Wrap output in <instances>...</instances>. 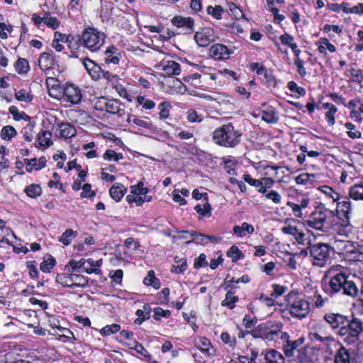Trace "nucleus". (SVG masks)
Returning <instances> with one entry per match:
<instances>
[{"mask_svg": "<svg viewBox=\"0 0 363 363\" xmlns=\"http://www.w3.org/2000/svg\"><path fill=\"white\" fill-rule=\"evenodd\" d=\"M16 99L21 101H30L33 97L28 94L25 89H21L15 93Z\"/></svg>", "mask_w": 363, "mask_h": 363, "instance_id": "nucleus-61", "label": "nucleus"}, {"mask_svg": "<svg viewBox=\"0 0 363 363\" xmlns=\"http://www.w3.org/2000/svg\"><path fill=\"white\" fill-rule=\"evenodd\" d=\"M94 108L96 110L106 111L111 114L118 113L121 109L119 101L108 99L106 97L99 98L94 104Z\"/></svg>", "mask_w": 363, "mask_h": 363, "instance_id": "nucleus-9", "label": "nucleus"}, {"mask_svg": "<svg viewBox=\"0 0 363 363\" xmlns=\"http://www.w3.org/2000/svg\"><path fill=\"white\" fill-rule=\"evenodd\" d=\"M209 53L211 57L217 60L227 59L230 54L228 48L225 45L218 43L211 47Z\"/></svg>", "mask_w": 363, "mask_h": 363, "instance_id": "nucleus-16", "label": "nucleus"}, {"mask_svg": "<svg viewBox=\"0 0 363 363\" xmlns=\"http://www.w3.org/2000/svg\"><path fill=\"white\" fill-rule=\"evenodd\" d=\"M352 242L350 240H335L334 242V248L336 250V252L341 255L342 257H345L347 253V251L350 250V245Z\"/></svg>", "mask_w": 363, "mask_h": 363, "instance_id": "nucleus-26", "label": "nucleus"}, {"mask_svg": "<svg viewBox=\"0 0 363 363\" xmlns=\"http://www.w3.org/2000/svg\"><path fill=\"white\" fill-rule=\"evenodd\" d=\"M169 107H170V104L165 101L162 102L159 105L158 108H160V118L165 119L169 117Z\"/></svg>", "mask_w": 363, "mask_h": 363, "instance_id": "nucleus-57", "label": "nucleus"}, {"mask_svg": "<svg viewBox=\"0 0 363 363\" xmlns=\"http://www.w3.org/2000/svg\"><path fill=\"white\" fill-rule=\"evenodd\" d=\"M327 211L323 210H316L313 211L306 221L308 227L313 229L328 232V225H327Z\"/></svg>", "mask_w": 363, "mask_h": 363, "instance_id": "nucleus-8", "label": "nucleus"}, {"mask_svg": "<svg viewBox=\"0 0 363 363\" xmlns=\"http://www.w3.org/2000/svg\"><path fill=\"white\" fill-rule=\"evenodd\" d=\"M16 134V129L11 125L4 126L1 131V137L4 140H11Z\"/></svg>", "mask_w": 363, "mask_h": 363, "instance_id": "nucleus-39", "label": "nucleus"}, {"mask_svg": "<svg viewBox=\"0 0 363 363\" xmlns=\"http://www.w3.org/2000/svg\"><path fill=\"white\" fill-rule=\"evenodd\" d=\"M267 199L272 200L274 203L279 204L281 202V196L275 190H271L265 194Z\"/></svg>", "mask_w": 363, "mask_h": 363, "instance_id": "nucleus-54", "label": "nucleus"}, {"mask_svg": "<svg viewBox=\"0 0 363 363\" xmlns=\"http://www.w3.org/2000/svg\"><path fill=\"white\" fill-rule=\"evenodd\" d=\"M264 329H266V325L264 324L259 325L256 328L250 331V334L255 338L263 339Z\"/></svg>", "mask_w": 363, "mask_h": 363, "instance_id": "nucleus-63", "label": "nucleus"}, {"mask_svg": "<svg viewBox=\"0 0 363 363\" xmlns=\"http://www.w3.org/2000/svg\"><path fill=\"white\" fill-rule=\"evenodd\" d=\"M168 75H179L181 73L180 65L173 60H168L162 69Z\"/></svg>", "mask_w": 363, "mask_h": 363, "instance_id": "nucleus-27", "label": "nucleus"}, {"mask_svg": "<svg viewBox=\"0 0 363 363\" xmlns=\"http://www.w3.org/2000/svg\"><path fill=\"white\" fill-rule=\"evenodd\" d=\"M15 69L18 74H26L30 70L28 61L24 58H19L15 63Z\"/></svg>", "mask_w": 363, "mask_h": 363, "instance_id": "nucleus-38", "label": "nucleus"}, {"mask_svg": "<svg viewBox=\"0 0 363 363\" xmlns=\"http://www.w3.org/2000/svg\"><path fill=\"white\" fill-rule=\"evenodd\" d=\"M81 90L74 84H67L64 88L63 100L73 104H78L82 101Z\"/></svg>", "mask_w": 363, "mask_h": 363, "instance_id": "nucleus-11", "label": "nucleus"}, {"mask_svg": "<svg viewBox=\"0 0 363 363\" xmlns=\"http://www.w3.org/2000/svg\"><path fill=\"white\" fill-rule=\"evenodd\" d=\"M56 281L65 287L69 288L84 287L88 284V280L84 276L69 273L58 274L56 277Z\"/></svg>", "mask_w": 363, "mask_h": 363, "instance_id": "nucleus-7", "label": "nucleus"}, {"mask_svg": "<svg viewBox=\"0 0 363 363\" xmlns=\"http://www.w3.org/2000/svg\"><path fill=\"white\" fill-rule=\"evenodd\" d=\"M82 63L92 79L98 80L101 77L103 69L99 65L89 58L84 59Z\"/></svg>", "mask_w": 363, "mask_h": 363, "instance_id": "nucleus-15", "label": "nucleus"}, {"mask_svg": "<svg viewBox=\"0 0 363 363\" xmlns=\"http://www.w3.org/2000/svg\"><path fill=\"white\" fill-rule=\"evenodd\" d=\"M24 163L26 164V171L31 172L33 169L40 170L46 166L47 160L45 157L43 156L39 159V164H37V158L33 159H24Z\"/></svg>", "mask_w": 363, "mask_h": 363, "instance_id": "nucleus-19", "label": "nucleus"}, {"mask_svg": "<svg viewBox=\"0 0 363 363\" xmlns=\"http://www.w3.org/2000/svg\"><path fill=\"white\" fill-rule=\"evenodd\" d=\"M350 72L351 76L353 77L352 82H357L360 84V86H362V82L363 79V72L361 69H356L354 68H351L350 69Z\"/></svg>", "mask_w": 363, "mask_h": 363, "instance_id": "nucleus-51", "label": "nucleus"}, {"mask_svg": "<svg viewBox=\"0 0 363 363\" xmlns=\"http://www.w3.org/2000/svg\"><path fill=\"white\" fill-rule=\"evenodd\" d=\"M57 63V57L52 50L50 52L41 53L38 60V65L42 70L50 69L54 67Z\"/></svg>", "mask_w": 363, "mask_h": 363, "instance_id": "nucleus-13", "label": "nucleus"}, {"mask_svg": "<svg viewBox=\"0 0 363 363\" xmlns=\"http://www.w3.org/2000/svg\"><path fill=\"white\" fill-rule=\"evenodd\" d=\"M220 338L225 344H228L230 347H234L236 345V338L231 337L227 332H223L220 335Z\"/></svg>", "mask_w": 363, "mask_h": 363, "instance_id": "nucleus-56", "label": "nucleus"}, {"mask_svg": "<svg viewBox=\"0 0 363 363\" xmlns=\"http://www.w3.org/2000/svg\"><path fill=\"white\" fill-rule=\"evenodd\" d=\"M194 210L202 217H210L211 216V206L207 199H205L203 204H197Z\"/></svg>", "mask_w": 363, "mask_h": 363, "instance_id": "nucleus-34", "label": "nucleus"}, {"mask_svg": "<svg viewBox=\"0 0 363 363\" xmlns=\"http://www.w3.org/2000/svg\"><path fill=\"white\" fill-rule=\"evenodd\" d=\"M194 39L200 47H206L214 40L213 30L210 28H205L196 32Z\"/></svg>", "mask_w": 363, "mask_h": 363, "instance_id": "nucleus-12", "label": "nucleus"}, {"mask_svg": "<svg viewBox=\"0 0 363 363\" xmlns=\"http://www.w3.org/2000/svg\"><path fill=\"white\" fill-rule=\"evenodd\" d=\"M311 340L323 342L327 348H330L331 344L336 342L333 335L322 337L318 333H310Z\"/></svg>", "mask_w": 363, "mask_h": 363, "instance_id": "nucleus-32", "label": "nucleus"}, {"mask_svg": "<svg viewBox=\"0 0 363 363\" xmlns=\"http://www.w3.org/2000/svg\"><path fill=\"white\" fill-rule=\"evenodd\" d=\"M81 38L83 45L91 52L99 50L105 40V35L92 28L85 29Z\"/></svg>", "mask_w": 363, "mask_h": 363, "instance_id": "nucleus-5", "label": "nucleus"}, {"mask_svg": "<svg viewBox=\"0 0 363 363\" xmlns=\"http://www.w3.org/2000/svg\"><path fill=\"white\" fill-rule=\"evenodd\" d=\"M126 188L121 184L116 183L109 189V194L116 201H119L126 193Z\"/></svg>", "mask_w": 363, "mask_h": 363, "instance_id": "nucleus-24", "label": "nucleus"}, {"mask_svg": "<svg viewBox=\"0 0 363 363\" xmlns=\"http://www.w3.org/2000/svg\"><path fill=\"white\" fill-rule=\"evenodd\" d=\"M262 119L269 123H276L279 121V117L274 108L270 106L262 111Z\"/></svg>", "mask_w": 363, "mask_h": 363, "instance_id": "nucleus-28", "label": "nucleus"}, {"mask_svg": "<svg viewBox=\"0 0 363 363\" xmlns=\"http://www.w3.org/2000/svg\"><path fill=\"white\" fill-rule=\"evenodd\" d=\"M77 235V232L72 229L66 230L59 238V241L65 245H68L71 243L72 239Z\"/></svg>", "mask_w": 363, "mask_h": 363, "instance_id": "nucleus-40", "label": "nucleus"}, {"mask_svg": "<svg viewBox=\"0 0 363 363\" xmlns=\"http://www.w3.org/2000/svg\"><path fill=\"white\" fill-rule=\"evenodd\" d=\"M272 287L273 289V291L271 294V296L276 298L282 296L288 289L286 286L277 284H272Z\"/></svg>", "mask_w": 363, "mask_h": 363, "instance_id": "nucleus-52", "label": "nucleus"}, {"mask_svg": "<svg viewBox=\"0 0 363 363\" xmlns=\"http://www.w3.org/2000/svg\"><path fill=\"white\" fill-rule=\"evenodd\" d=\"M124 245L127 248H132L134 250H137L140 247V242L135 240L133 238H128L124 241Z\"/></svg>", "mask_w": 363, "mask_h": 363, "instance_id": "nucleus-62", "label": "nucleus"}, {"mask_svg": "<svg viewBox=\"0 0 363 363\" xmlns=\"http://www.w3.org/2000/svg\"><path fill=\"white\" fill-rule=\"evenodd\" d=\"M340 265L331 267L328 273L329 281L326 286V292L330 295L340 294L351 299L359 296V290L357 284L351 279L348 273L341 270Z\"/></svg>", "mask_w": 363, "mask_h": 363, "instance_id": "nucleus-2", "label": "nucleus"}, {"mask_svg": "<svg viewBox=\"0 0 363 363\" xmlns=\"http://www.w3.org/2000/svg\"><path fill=\"white\" fill-rule=\"evenodd\" d=\"M120 329L121 326L118 324L107 325L100 330V333L104 336H108L117 333Z\"/></svg>", "mask_w": 363, "mask_h": 363, "instance_id": "nucleus-45", "label": "nucleus"}, {"mask_svg": "<svg viewBox=\"0 0 363 363\" xmlns=\"http://www.w3.org/2000/svg\"><path fill=\"white\" fill-rule=\"evenodd\" d=\"M52 134L50 131L42 130L38 135V144L40 147H50L52 142L51 141Z\"/></svg>", "mask_w": 363, "mask_h": 363, "instance_id": "nucleus-33", "label": "nucleus"}, {"mask_svg": "<svg viewBox=\"0 0 363 363\" xmlns=\"http://www.w3.org/2000/svg\"><path fill=\"white\" fill-rule=\"evenodd\" d=\"M349 195L350 198L354 200L363 201V182L351 186L349 191Z\"/></svg>", "mask_w": 363, "mask_h": 363, "instance_id": "nucleus-30", "label": "nucleus"}, {"mask_svg": "<svg viewBox=\"0 0 363 363\" xmlns=\"http://www.w3.org/2000/svg\"><path fill=\"white\" fill-rule=\"evenodd\" d=\"M239 301L237 296L231 291H228L225 296V299L222 301L221 306H226L229 309H233L235 307V303Z\"/></svg>", "mask_w": 363, "mask_h": 363, "instance_id": "nucleus-31", "label": "nucleus"}, {"mask_svg": "<svg viewBox=\"0 0 363 363\" xmlns=\"http://www.w3.org/2000/svg\"><path fill=\"white\" fill-rule=\"evenodd\" d=\"M336 202V211L337 216L342 219L344 222H348L352 211V206L350 199L347 196H341L340 200Z\"/></svg>", "mask_w": 363, "mask_h": 363, "instance_id": "nucleus-10", "label": "nucleus"}, {"mask_svg": "<svg viewBox=\"0 0 363 363\" xmlns=\"http://www.w3.org/2000/svg\"><path fill=\"white\" fill-rule=\"evenodd\" d=\"M82 190L80 195L82 198H93L96 196V193L91 190V186L89 184H85L82 186Z\"/></svg>", "mask_w": 363, "mask_h": 363, "instance_id": "nucleus-58", "label": "nucleus"}, {"mask_svg": "<svg viewBox=\"0 0 363 363\" xmlns=\"http://www.w3.org/2000/svg\"><path fill=\"white\" fill-rule=\"evenodd\" d=\"M153 312V318L157 320H160L162 317L169 318L171 315V311L169 310H163L160 307L155 308Z\"/></svg>", "mask_w": 363, "mask_h": 363, "instance_id": "nucleus-49", "label": "nucleus"}, {"mask_svg": "<svg viewBox=\"0 0 363 363\" xmlns=\"http://www.w3.org/2000/svg\"><path fill=\"white\" fill-rule=\"evenodd\" d=\"M335 343L340 346L335 354V363H350V354L345 347L338 341Z\"/></svg>", "mask_w": 363, "mask_h": 363, "instance_id": "nucleus-23", "label": "nucleus"}, {"mask_svg": "<svg viewBox=\"0 0 363 363\" xmlns=\"http://www.w3.org/2000/svg\"><path fill=\"white\" fill-rule=\"evenodd\" d=\"M196 347L203 353L211 355L210 350L212 348L210 340L205 337H199V340L196 342Z\"/></svg>", "mask_w": 363, "mask_h": 363, "instance_id": "nucleus-36", "label": "nucleus"}, {"mask_svg": "<svg viewBox=\"0 0 363 363\" xmlns=\"http://www.w3.org/2000/svg\"><path fill=\"white\" fill-rule=\"evenodd\" d=\"M208 263L206 260V255L204 253H201L199 257L195 259L194 267L196 269H199L203 267H207Z\"/></svg>", "mask_w": 363, "mask_h": 363, "instance_id": "nucleus-60", "label": "nucleus"}, {"mask_svg": "<svg viewBox=\"0 0 363 363\" xmlns=\"http://www.w3.org/2000/svg\"><path fill=\"white\" fill-rule=\"evenodd\" d=\"M311 177H315V175L313 174L304 173L299 174L295 178V181L297 184H306L309 182Z\"/></svg>", "mask_w": 363, "mask_h": 363, "instance_id": "nucleus-59", "label": "nucleus"}, {"mask_svg": "<svg viewBox=\"0 0 363 363\" xmlns=\"http://www.w3.org/2000/svg\"><path fill=\"white\" fill-rule=\"evenodd\" d=\"M143 283L147 286H151L155 289L160 287V282L159 279L155 277V272L152 270L148 272L147 275L145 277Z\"/></svg>", "mask_w": 363, "mask_h": 363, "instance_id": "nucleus-35", "label": "nucleus"}, {"mask_svg": "<svg viewBox=\"0 0 363 363\" xmlns=\"http://www.w3.org/2000/svg\"><path fill=\"white\" fill-rule=\"evenodd\" d=\"M86 262V260L84 259H81L79 261L71 259L67 264L65 265V270L69 272L70 269H72V271H79L84 267Z\"/></svg>", "mask_w": 363, "mask_h": 363, "instance_id": "nucleus-41", "label": "nucleus"}, {"mask_svg": "<svg viewBox=\"0 0 363 363\" xmlns=\"http://www.w3.org/2000/svg\"><path fill=\"white\" fill-rule=\"evenodd\" d=\"M56 264V260L51 256L48 259H44L40 265V270L43 272H49Z\"/></svg>", "mask_w": 363, "mask_h": 363, "instance_id": "nucleus-44", "label": "nucleus"}, {"mask_svg": "<svg viewBox=\"0 0 363 363\" xmlns=\"http://www.w3.org/2000/svg\"><path fill=\"white\" fill-rule=\"evenodd\" d=\"M233 230L238 237L242 238L247 234H252L255 231V228L252 225L244 222L241 225H235Z\"/></svg>", "mask_w": 363, "mask_h": 363, "instance_id": "nucleus-25", "label": "nucleus"}, {"mask_svg": "<svg viewBox=\"0 0 363 363\" xmlns=\"http://www.w3.org/2000/svg\"><path fill=\"white\" fill-rule=\"evenodd\" d=\"M60 135L63 138H71L76 135L77 130L74 125L69 123H61L58 124Z\"/></svg>", "mask_w": 363, "mask_h": 363, "instance_id": "nucleus-20", "label": "nucleus"}, {"mask_svg": "<svg viewBox=\"0 0 363 363\" xmlns=\"http://www.w3.org/2000/svg\"><path fill=\"white\" fill-rule=\"evenodd\" d=\"M172 23L178 28H186L189 33L194 31V21L191 17L174 16L172 20Z\"/></svg>", "mask_w": 363, "mask_h": 363, "instance_id": "nucleus-18", "label": "nucleus"}, {"mask_svg": "<svg viewBox=\"0 0 363 363\" xmlns=\"http://www.w3.org/2000/svg\"><path fill=\"white\" fill-rule=\"evenodd\" d=\"M242 133L235 128L231 123L216 128L213 133V140L216 144L225 147H235L241 141Z\"/></svg>", "mask_w": 363, "mask_h": 363, "instance_id": "nucleus-3", "label": "nucleus"}, {"mask_svg": "<svg viewBox=\"0 0 363 363\" xmlns=\"http://www.w3.org/2000/svg\"><path fill=\"white\" fill-rule=\"evenodd\" d=\"M242 255V252L235 245H233L227 252V256L232 258L233 262H237L241 259Z\"/></svg>", "mask_w": 363, "mask_h": 363, "instance_id": "nucleus-46", "label": "nucleus"}, {"mask_svg": "<svg viewBox=\"0 0 363 363\" xmlns=\"http://www.w3.org/2000/svg\"><path fill=\"white\" fill-rule=\"evenodd\" d=\"M105 54L106 55V57L105 59V62L106 64H118L121 55L115 46L112 45L108 47L105 51Z\"/></svg>", "mask_w": 363, "mask_h": 363, "instance_id": "nucleus-21", "label": "nucleus"}, {"mask_svg": "<svg viewBox=\"0 0 363 363\" xmlns=\"http://www.w3.org/2000/svg\"><path fill=\"white\" fill-rule=\"evenodd\" d=\"M103 157L105 160H113L117 162L123 159V156L121 153H116L113 150H107L104 154Z\"/></svg>", "mask_w": 363, "mask_h": 363, "instance_id": "nucleus-48", "label": "nucleus"}, {"mask_svg": "<svg viewBox=\"0 0 363 363\" xmlns=\"http://www.w3.org/2000/svg\"><path fill=\"white\" fill-rule=\"evenodd\" d=\"M305 341L303 337H301L296 340H291L287 343H283V351L287 357H292L294 356L295 351L300 347Z\"/></svg>", "mask_w": 363, "mask_h": 363, "instance_id": "nucleus-17", "label": "nucleus"}, {"mask_svg": "<svg viewBox=\"0 0 363 363\" xmlns=\"http://www.w3.org/2000/svg\"><path fill=\"white\" fill-rule=\"evenodd\" d=\"M288 89L293 92L297 93L301 96L306 94V90L301 86H298L297 84L294 81H290L287 84Z\"/></svg>", "mask_w": 363, "mask_h": 363, "instance_id": "nucleus-55", "label": "nucleus"}, {"mask_svg": "<svg viewBox=\"0 0 363 363\" xmlns=\"http://www.w3.org/2000/svg\"><path fill=\"white\" fill-rule=\"evenodd\" d=\"M282 329V324L279 323L275 325H272L270 328H267L264 330L263 340L267 341H273L279 337Z\"/></svg>", "mask_w": 363, "mask_h": 363, "instance_id": "nucleus-22", "label": "nucleus"}, {"mask_svg": "<svg viewBox=\"0 0 363 363\" xmlns=\"http://www.w3.org/2000/svg\"><path fill=\"white\" fill-rule=\"evenodd\" d=\"M207 12L208 14L212 15L216 19H220L223 12V9L220 5H217L216 6H208L207 8Z\"/></svg>", "mask_w": 363, "mask_h": 363, "instance_id": "nucleus-47", "label": "nucleus"}, {"mask_svg": "<svg viewBox=\"0 0 363 363\" xmlns=\"http://www.w3.org/2000/svg\"><path fill=\"white\" fill-rule=\"evenodd\" d=\"M190 235L192 237L191 241L203 245L207 244L206 235L199 233L195 231H191Z\"/></svg>", "mask_w": 363, "mask_h": 363, "instance_id": "nucleus-50", "label": "nucleus"}, {"mask_svg": "<svg viewBox=\"0 0 363 363\" xmlns=\"http://www.w3.org/2000/svg\"><path fill=\"white\" fill-rule=\"evenodd\" d=\"M308 250L313 258V264L318 267H323L330 258V246L326 243L318 242L310 245Z\"/></svg>", "mask_w": 363, "mask_h": 363, "instance_id": "nucleus-6", "label": "nucleus"}, {"mask_svg": "<svg viewBox=\"0 0 363 363\" xmlns=\"http://www.w3.org/2000/svg\"><path fill=\"white\" fill-rule=\"evenodd\" d=\"M294 64L297 67V72L302 77L306 75V71L304 67V62L301 58H295Z\"/></svg>", "mask_w": 363, "mask_h": 363, "instance_id": "nucleus-64", "label": "nucleus"}, {"mask_svg": "<svg viewBox=\"0 0 363 363\" xmlns=\"http://www.w3.org/2000/svg\"><path fill=\"white\" fill-rule=\"evenodd\" d=\"M264 79L263 80L264 84L267 86L275 87L277 86V80L274 74L270 72H267L264 76Z\"/></svg>", "mask_w": 363, "mask_h": 363, "instance_id": "nucleus-53", "label": "nucleus"}, {"mask_svg": "<svg viewBox=\"0 0 363 363\" xmlns=\"http://www.w3.org/2000/svg\"><path fill=\"white\" fill-rule=\"evenodd\" d=\"M290 313L298 318L306 317L310 311L309 303L301 298L297 292L291 291L286 297Z\"/></svg>", "mask_w": 363, "mask_h": 363, "instance_id": "nucleus-4", "label": "nucleus"}, {"mask_svg": "<svg viewBox=\"0 0 363 363\" xmlns=\"http://www.w3.org/2000/svg\"><path fill=\"white\" fill-rule=\"evenodd\" d=\"M323 319L347 345H354L360 340L363 332V321L360 318L354 315L350 318L339 313H327Z\"/></svg>", "mask_w": 363, "mask_h": 363, "instance_id": "nucleus-1", "label": "nucleus"}, {"mask_svg": "<svg viewBox=\"0 0 363 363\" xmlns=\"http://www.w3.org/2000/svg\"><path fill=\"white\" fill-rule=\"evenodd\" d=\"M318 189L323 192L328 197L332 199L334 202L340 200L341 196L338 193L335 192V190L329 186L325 185L319 186Z\"/></svg>", "mask_w": 363, "mask_h": 363, "instance_id": "nucleus-37", "label": "nucleus"}, {"mask_svg": "<svg viewBox=\"0 0 363 363\" xmlns=\"http://www.w3.org/2000/svg\"><path fill=\"white\" fill-rule=\"evenodd\" d=\"M266 363H284L283 355L275 350L268 351L264 357Z\"/></svg>", "mask_w": 363, "mask_h": 363, "instance_id": "nucleus-29", "label": "nucleus"}, {"mask_svg": "<svg viewBox=\"0 0 363 363\" xmlns=\"http://www.w3.org/2000/svg\"><path fill=\"white\" fill-rule=\"evenodd\" d=\"M26 194L31 198H36L42 194V189L38 184H30L25 189Z\"/></svg>", "mask_w": 363, "mask_h": 363, "instance_id": "nucleus-42", "label": "nucleus"}, {"mask_svg": "<svg viewBox=\"0 0 363 363\" xmlns=\"http://www.w3.org/2000/svg\"><path fill=\"white\" fill-rule=\"evenodd\" d=\"M350 247L344 258L350 262H363V247L353 242Z\"/></svg>", "mask_w": 363, "mask_h": 363, "instance_id": "nucleus-14", "label": "nucleus"}, {"mask_svg": "<svg viewBox=\"0 0 363 363\" xmlns=\"http://www.w3.org/2000/svg\"><path fill=\"white\" fill-rule=\"evenodd\" d=\"M148 189L143 186V182H139L136 185L131 186V193L137 196L144 197L148 192Z\"/></svg>", "mask_w": 363, "mask_h": 363, "instance_id": "nucleus-43", "label": "nucleus"}]
</instances>
